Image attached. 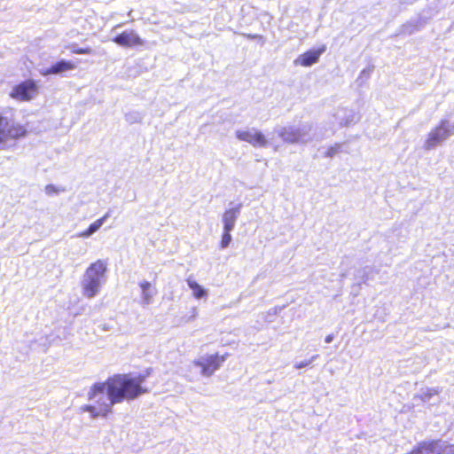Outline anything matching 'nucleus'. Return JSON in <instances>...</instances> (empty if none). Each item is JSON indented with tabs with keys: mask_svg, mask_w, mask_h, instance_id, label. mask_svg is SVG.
<instances>
[{
	"mask_svg": "<svg viewBox=\"0 0 454 454\" xmlns=\"http://www.w3.org/2000/svg\"><path fill=\"white\" fill-rule=\"evenodd\" d=\"M144 375L116 374L105 382L95 383L88 392L89 399L95 404L83 405L81 410L90 412L92 418L106 417L114 404L135 400L147 393Z\"/></svg>",
	"mask_w": 454,
	"mask_h": 454,
	"instance_id": "1",
	"label": "nucleus"
},
{
	"mask_svg": "<svg viewBox=\"0 0 454 454\" xmlns=\"http://www.w3.org/2000/svg\"><path fill=\"white\" fill-rule=\"evenodd\" d=\"M106 270L107 262L100 259L87 268L81 281L82 294L86 298L91 299L99 293L102 285L106 282Z\"/></svg>",
	"mask_w": 454,
	"mask_h": 454,
	"instance_id": "2",
	"label": "nucleus"
},
{
	"mask_svg": "<svg viewBox=\"0 0 454 454\" xmlns=\"http://www.w3.org/2000/svg\"><path fill=\"white\" fill-rule=\"evenodd\" d=\"M277 133L289 144H307L316 138V133L313 132V126L310 123L281 127L277 129Z\"/></svg>",
	"mask_w": 454,
	"mask_h": 454,
	"instance_id": "3",
	"label": "nucleus"
},
{
	"mask_svg": "<svg viewBox=\"0 0 454 454\" xmlns=\"http://www.w3.org/2000/svg\"><path fill=\"white\" fill-rule=\"evenodd\" d=\"M24 126L0 114V149H4L10 140H15L26 135Z\"/></svg>",
	"mask_w": 454,
	"mask_h": 454,
	"instance_id": "4",
	"label": "nucleus"
},
{
	"mask_svg": "<svg viewBox=\"0 0 454 454\" xmlns=\"http://www.w3.org/2000/svg\"><path fill=\"white\" fill-rule=\"evenodd\" d=\"M452 134H454V125H451L447 120H442L437 127L429 132L424 148L427 151L433 150Z\"/></svg>",
	"mask_w": 454,
	"mask_h": 454,
	"instance_id": "5",
	"label": "nucleus"
},
{
	"mask_svg": "<svg viewBox=\"0 0 454 454\" xmlns=\"http://www.w3.org/2000/svg\"><path fill=\"white\" fill-rule=\"evenodd\" d=\"M225 356L215 355H207L200 356L193 362L194 365L201 369V374L206 377L211 376L221 364L224 362Z\"/></svg>",
	"mask_w": 454,
	"mask_h": 454,
	"instance_id": "6",
	"label": "nucleus"
},
{
	"mask_svg": "<svg viewBox=\"0 0 454 454\" xmlns=\"http://www.w3.org/2000/svg\"><path fill=\"white\" fill-rule=\"evenodd\" d=\"M418 444L421 454H454V444L442 440L422 441Z\"/></svg>",
	"mask_w": 454,
	"mask_h": 454,
	"instance_id": "7",
	"label": "nucleus"
},
{
	"mask_svg": "<svg viewBox=\"0 0 454 454\" xmlns=\"http://www.w3.org/2000/svg\"><path fill=\"white\" fill-rule=\"evenodd\" d=\"M37 94L38 87L36 83L28 80L15 86L11 92V97L18 100L27 101L33 99Z\"/></svg>",
	"mask_w": 454,
	"mask_h": 454,
	"instance_id": "8",
	"label": "nucleus"
},
{
	"mask_svg": "<svg viewBox=\"0 0 454 454\" xmlns=\"http://www.w3.org/2000/svg\"><path fill=\"white\" fill-rule=\"evenodd\" d=\"M236 137L240 141L249 143L254 147H265L268 145L265 136L254 128L238 129L236 131Z\"/></svg>",
	"mask_w": 454,
	"mask_h": 454,
	"instance_id": "9",
	"label": "nucleus"
},
{
	"mask_svg": "<svg viewBox=\"0 0 454 454\" xmlns=\"http://www.w3.org/2000/svg\"><path fill=\"white\" fill-rule=\"evenodd\" d=\"M116 44L125 48H132L136 46H143L144 40L138 35L135 30H125L112 39Z\"/></svg>",
	"mask_w": 454,
	"mask_h": 454,
	"instance_id": "10",
	"label": "nucleus"
},
{
	"mask_svg": "<svg viewBox=\"0 0 454 454\" xmlns=\"http://www.w3.org/2000/svg\"><path fill=\"white\" fill-rule=\"evenodd\" d=\"M333 117L336 121V122L340 126H348L351 123H355L357 121L358 117L356 112L352 109H348L346 107H340L338 108Z\"/></svg>",
	"mask_w": 454,
	"mask_h": 454,
	"instance_id": "11",
	"label": "nucleus"
},
{
	"mask_svg": "<svg viewBox=\"0 0 454 454\" xmlns=\"http://www.w3.org/2000/svg\"><path fill=\"white\" fill-rule=\"evenodd\" d=\"M241 204L226 210L222 217L223 231H233L236 221L240 214Z\"/></svg>",
	"mask_w": 454,
	"mask_h": 454,
	"instance_id": "12",
	"label": "nucleus"
},
{
	"mask_svg": "<svg viewBox=\"0 0 454 454\" xmlns=\"http://www.w3.org/2000/svg\"><path fill=\"white\" fill-rule=\"evenodd\" d=\"M139 286L141 288V305L145 307L152 304L157 294L156 288L148 281H141Z\"/></svg>",
	"mask_w": 454,
	"mask_h": 454,
	"instance_id": "13",
	"label": "nucleus"
},
{
	"mask_svg": "<svg viewBox=\"0 0 454 454\" xmlns=\"http://www.w3.org/2000/svg\"><path fill=\"white\" fill-rule=\"evenodd\" d=\"M75 68V65L71 61L60 60L51 67L42 71L43 75L58 74Z\"/></svg>",
	"mask_w": 454,
	"mask_h": 454,
	"instance_id": "14",
	"label": "nucleus"
},
{
	"mask_svg": "<svg viewBox=\"0 0 454 454\" xmlns=\"http://www.w3.org/2000/svg\"><path fill=\"white\" fill-rule=\"evenodd\" d=\"M110 212H106L102 217L92 223L89 228L80 233H78L76 236L78 238L87 239L90 238L91 235H93L96 231H98L100 227L105 223V222L109 218Z\"/></svg>",
	"mask_w": 454,
	"mask_h": 454,
	"instance_id": "15",
	"label": "nucleus"
},
{
	"mask_svg": "<svg viewBox=\"0 0 454 454\" xmlns=\"http://www.w3.org/2000/svg\"><path fill=\"white\" fill-rule=\"evenodd\" d=\"M439 394V389L434 387H425L421 388L420 391L414 395V401H421L423 403H427L431 400L432 397L437 395Z\"/></svg>",
	"mask_w": 454,
	"mask_h": 454,
	"instance_id": "16",
	"label": "nucleus"
},
{
	"mask_svg": "<svg viewBox=\"0 0 454 454\" xmlns=\"http://www.w3.org/2000/svg\"><path fill=\"white\" fill-rule=\"evenodd\" d=\"M186 281L188 286L192 290V295L195 299H202L207 296V291L194 279L188 278Z\"/></svg>",
	"mask_w": 454,
	"mask_h": 454,
	"instance_id": "17",
	"label": "nucleus"
},
{
	"mask_svg": "<svg viewBox=\"0 0 454 454\" xmlns=\"http://www.w3.org/2000/svg\"><path fill=\"white\" fill-rule=\"evenodd\" d=\"M324 50L317 51H308L300 57L301 64L304 67H309L317 62L319 56Z\"/></svg>",
	"mask_w": 454,
	"mask_h": 454,
	"instance_id": "18",
	"label": "nucleus"
},
{
	"mask_svg": "<svg viewBox=\"0 0 454 454\" xmlns=\"http://www.w3.org/2000/svg\"><path fill=\"white\" fill-rule=\"evenodd\" d=\"M144 119V114L138 111H131L125 114V121L129 124L140 123Z\"/></svg>",
	"mask_w": 454,
	"mask_h": 454,
	"instance_id": "19",
	"label": "nucleus"
},
{
	"mask_svg": "<svg viewBox=\"0 0 454 454\" xmlns=\"http://www.w3.org/2000/svg\"><path fill=\"white\" fill-rule=\"evenodd\" d=\"M44 192L48 196H52L54 194H59L61 192H65L66 189L62 186H56L54 184H47L44 188Z\"/></svg>",
	"mask_w": 454,
	"mask_h": 454,
	"instance_id": "20",
	"label": "nucleus"
},
{
	"mask_svg": "<svg viewBox=\"0 0 454 454\" xmlns=\"http://www.w3.org/2000/svg\"><path fill=\"white\" fill-rule=\"evenodd\" d=\"M318 356H319L318 355H314L308 360H303V361L294 363V366L295 369L305 368V367L310 365L314 361H316L318 358Z\"/></svg>",
	"mask_w": 454,
	"mask_h": 454,
	"instance_id": "21",
	"label": "nucleus"
},
{
	"mask_svg": "<svg viewBox=\"0 0 454 454\" xmlns=\"http://www.w3.org/2000/svg\"><path fill=\"white\" fill-rule=\"evenodd\" d=\"M341 144H335L330 146L325 153L327 158H333L341 151Z\"/></svg>",
	"mask_w": 454,
	"mask_h": 454,
	"instance_id": "22",
	"label": "nucleus"
},
{
	"mask_svg": "<svg viewBox=\"0 0 454 454\" xmlns=\"http://www.w3.org/2000/svg\"><path fill=\"white\" fill-rule=\"evenodd\" d=\"M231 231H223V236H222V240H221V248L224 249V248H227L230 245V243L231 242Z\"/></svg>",
	"mask_w": 454,
	"mask_h": 454,
	"instance_id": "23",
	"label": "nucleus"
},
{
	"mask_svg": "<svg viewBox=\"0 0 454 454\" xmlns=\"http://www.w3.org/2000/svg\"><path fill=\"white\" fill-rule=\"evenodd\" d=\"M372 72V69L370 67L363 69L359 74L357 81L358 82L361 81V83L364 82L365 80H367L370 77Z\"/></svg>",
	"mask_w": 454,
	"mask_h": 454,
	"instance_id": "24",
	"label": "nucleus"
},
{
	"mask_svg": "<svg viewBox=\"0 0 454 454\" xmlns=\"http://www.w3.org/2000/svg\"><path fill=\"white\" fill-rule=\"evenodd\" d=\"M371 270H372L369 267H365V268L358 270L357 273L359 274V278H361V281L363 283H366L367 282V280H368V276L367 275L369 274V272Z\"/></svg>",
	"mask_w": 454,
	"mask_h": 454,
	"instance_id": "25",
	"label": "nucleus"
},
{
	"mask_svg": "<svg viewBox=\"0 0 454 454\" xmlns=\"http://www.w3.org/2000/svg\"><path fill=\"white\" fill-rule=\"evenodd\" d=\"M72 51L75 54H91L92 50L90 48H74Z\"/></svg>",
	"mask_w": 454,
	"mask_h": 454,
	"instance_id": "26",
	"label": "nucleus"
},
{
	"mask_svg": "<svg viewBox=\"0 0 454 454\" xmlns=\"http://www.w3.org/2000/svg\"><path fill=\"white\" fill-rule=\"evenodd\" d=\"M198 316V310L196 308L192 309V316L189 317V321L193 320Z\"/></svg>",
	"mask_w": 454,
	"mask_h": 454,
	"instance_id": "27",
	"label": "nucleus"
},
{
	"mask_svg": "<svg viewBox=\"0 0 454 454\" xmlns=\"http://www.w3.org/2000/svg\"><path fill=\"white\" fill-rule=\"evenodd\" d=\"M244 36L249 38V39H255V38H262L261 35H252V34H245Z\"/></svg>",
	"mask_w": 454,
	"mask_h": 454,
	"instance_id": "28",
	"label": "nucleus"
},
{
	"mask_svg": "<svg viewBox=\"0 0 454 454\" xmlns=\"http://www.w3.org/2000/svg\"><path fill=\"white\" fill-rule=\"evenodd\" d=\"M404 30L407 31L409 34H412L416 30V28L415 27L411 28V26H405Z\"/></svg>",
	"mask_w": 454,
	"mask_h": 454,
	"instance_id": "29",
	"label": "nucleus"
},
{
	"mask_svg": "<svg viewBox=\"0 0 454 454\" xmlns=\"http://www.w3.org/2000/svg\"><path fill=\"white\" fill-rule=\"evenodd\" d=\"M333 340V334H328L325 339V341L326 343H331Z\"/></svg>",
	"mask_w": 454,
	"mask_h": 454,
	"instance_id": "30",
	"label": "nucleus"
},
{
	"mask_svg": "<svg viewBox=\"0 0 454 454\" xmlns=\"http://www.w3.org/2000/svg\"><path fill=\"white\" fill-rule=\"evenodd\" d=\"M121 25H116L113 29H112V32H114L118 27H120Z\"/></svg>",
	"mask_w": 454,
	"mask_h": 454,
	"instance_id": "31",
	"label": "nucleus"
},
{
	"mask_svg": "<svg viewBox=\"0 0 454 454\" xmlns=\"http://www.w3.org/2000/svg\"><path fill=\"white\" fill-rule=\"evenodd\" d=\"M272 313L276 315L278 313V309L276 308L272 309Z\"/></svg>",
	"mask_w": 454,
	"mask_h": 454,
	"instance_id": "32",
	"label": "nucleus"
}]
</instances>
